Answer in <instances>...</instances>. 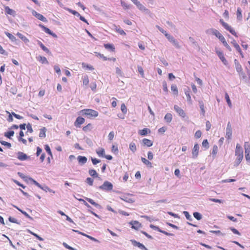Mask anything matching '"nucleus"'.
Wrapping results in <instances>:
<instances>
[{"instance_id": "f257e3e1", "label": "nucleus", "mask_w": 250, "mask_h": 250, "mask_svg": "<svg viewBox=\"0 0 250 250\" xmlns=\"http://www.w3.org/2000/svg\"><path fill=\"white\" fill-rule=\"evenodd\" d=\"M235 155L236 159L235 161L234 166L237 167L241 163L243 159V150L240 144H237L236 146Z\"/></svg>"}, {"instance_id": "f03ea898", "label": "nucleus", "mask_w": 250, "mask_h": 250, "mask_svg": "<svg viewBox=\"0 0 250 250\" xmlns=\"http://www.w3.org/2000/svg\"><path fill=\"white\" fill-rule=\"evenodd\" d=\"M83 115L86 116L88 118H96L99 115L98 111L92 109H84L81 111Z\"/></svg>"}, {"instance_id": "7ed1b4c3", "label": "nucleus", "mask_w": 250, "mask_h": 250, "mask_svg": "<svg viewBox=\"0 0 250 250\" xmlns=\"http://www.w3.org/2000/svg\"><path fill=\"white\" fill-rule=\"evenodd\" d=\"M222 26L228 31H229L231 34L237 37V33L227 23L225 22L223 19H220L219 21Z\"/></svg>"}, {"instance_id": "20e7f679", "label": "nucleus", "mask_w": 250, "mask_h": 250, "mask_svg": "<svg viewBox=\"0 0 250 250\" xmlns=\"http://www.w3.org/2000/svg\"><path fill=\"white\" fill-rule=\"evenodd\" d=\"M246 160L250 161V144L248 142H245L244 145Z\"/></svg>"}, {"instance_id": "39448f33", "label": "nucleus", "mask_w": 250, "mask_h": 250, "mask_svg": "<svg viewBox=\"0 0 250 250\" xmlns=\"http://www.w3.org/2000/svg\"><path fill=\"white\" fill-rule=\"evenodd\" d=\"M100 188L105 190H111L113 188V185L109 182L105 181L104 184L100 187Z\"/></svg>"}, {"instance_id": "423d86ee", "label": "nucleus", "mask_w": 250, "mask_h": 250, "mask_svg": "<svg viewBox=\"0 0 250 250\" xmlns=\"http://www.w3.org/2000/svg\"><path fill=\"white\" fill-rule=\"evenodd\" d=\"M199 152V146L198 144H194L192 150V157L193 159H196L198 157Z\"/></svg>"}, {"instance_id": "0eeeda50", "label": "nucleus", "mask_w": 250, "mask_h": 250, "mask_svg": "<svg viewBox=\"0 0 250 250\" xmlns=\"http://www.w3.org/2000/svg\"><path fill=\"white\" fill-rule=\"evenodd\" d=\"M235 68L237 72L239 73L240 76L244 78L246 76L245 73L243 71V68L241 64L239 62H235Z\"/></svg>"}, {"instance_id": "6e6552de", "label": "nucleus", "mask_w": 250, "mask_h": 250, "mask_svg": "<svg viewBox=\"0 0 250 250\" xmlns=\"http://www.w3.org/2000/svg\"><path fill=\"white\" fill-rule=\"evenodd\" d=\"M215 52L217 55H218L219 59L221 60L222 62L225 65L228 64V61L226 59L225 57H224V55L223 53V52L221 51H219L218 49L215 48Z\"/></svg>"}, {"instance_id": "1a4fd4ad", "label": "nucleus", "mask_w": 250, "mask_h": 250, "mask_svg": "<svg viewBox=\"0 0 250 250\" xmlns=\"http://www.w3.org/2000/svg\"><path fill=\"white\" fill-rule=\"evenodd\" d=\"M232 135V128L230 122H229L227 125V128H226V137L227 139L229 140L231 139Z\"/></svg>"}, {"instance_id": "9d476101", "label": "nucleus", "mask_w": 250, "mask_h": 250, "mask_svg": "<svg viewBox=\"0 0 250 250\" xmlns=\"http://www.w3.org/2000/svg\"><path fill=\"white\" fill-rule=\"evenodd\" d=\"M84 122L85 119L83 117H78L74 123V125L77 127H80L81 125L83 124Z\"/></svg>"}, {"instance_id": "9b49d317", "label": "nucleus", "mask_w": 250, "mask_h": 250, "mask_svg": "<svg viewBox=\"0 0 250 250\" xmlns=\"http://www.w3.org/2000/svg\"><path fill=\"white\" fill-rule=\"evenodd\" d=\"M174 110L179 114V116L184 118L186 116V114L184 111L179 106L177 105H175L174 106Z\"/></svg>"}, {"instance_id": "f8f14e48", "label": "nucleus", "mask_w": 250, "mask_h": 250, "mask_svg": "<svg viewBox=\"0 0 250 250\" xmlns=\"http://www.w3.org/2000/svg\"><path fill=\"white\" fill-rule=\"evenodd\" d=\"M131 242L134 246L137 247L142 250H147V248L141 243L138 242L134 240H131Z\"/></svg>"}, {"instance_id": "ddd939ff", "label": "nucleus", "mask_w": 250, "mask_h": 250, "mask_svg": "<svg viewBox=\"0 0 250 250\" xmlns=\"http://www.w3.org/2000/svg\"><path fill=\"white\" fill-rule=\"evenodd\" d=\"M39 26L43 30V31L46 33L48 34L51 35L52 36H53L54 38H57V36L56 35V34H55V33H53L52 31H51V30L49 28L46 27L43 25L40 24Z\"/></svg>"}, {"instance_id": "4468645a", "label": "nucleus", "mask_w": 250, "mask_h": 250, "mask_svg": "<svg viewBox=\"0 0 250 250\" xmlns=\"http://www.w3.org/2000/svg\"><path fill=\"white\" fill-rule=\"evenodd\" d=\"M165 36L166 38L168 40V41L171 42H172L175 45L178 46V42L175 40L174 37L170 35L167 34V32H165Z\"/></svg>"}, {"instance_id": "2eb2a0df", "label": "nucleus", "mask_w": 250, "mask_h": 250, "mask_svg": "<svg viewBox=\"0 0 250 250\" xmlns=\"http://www.w3.org/2000/svg\"><path fill=\"white\" fill-rule=\"evenodd\" d=\"M34 16H35L37 19L44 22H46V19L42 14L38 13L36 11H34L33 13Z\"/></svg>"}, {"instance_id": "dca6fc26", "label": "nucleus", "mask_w": 250, "mask_h": 250, "mask_svg": "<svg viewBox=\"0 0 250 250\" xmlns=\"http://www.w3.org/2000/svg\"><path fill=\"white\" fill-rule=\"evenodd\" d=\"M46 128L43 127L40 129L39 137L41 138H44L46 137Z\"/></svg>"}, {"instance_id": "f3484780", "label": "nucleus", "mask_w": 250, "mask_h": 250, "mask_svg": "<svg viewBox=\"0 0 250 250\" xmlns=\"http://www.w3.org/2000/svg\"><path fill=\"white\" fill-rule=\"evenodd\" d=\"M18 158L20 160L23 161L26 160L27 156L25 153L22 152H19L18 153Z\"/></svg>"}, {"instance_id": "a211bd4d", "label": "nucleus", "mask_w": 250, "mask_h": 250, "mask_svg": "<svg viewBox=\"0 0 250 250\" xmlns=\"http://www.w3.org/2000/svg\"><path fill=\"white\" fill-rule=\"evenodd\" d=\"M150 133V130L147 128H145L143 129L140 130L139 131V134L141 136H145Z\"/></svg>"}, {"instance_id": "6ab92c4d", "label": "nucleus", "mask_w": 250, "mask_h": 250, "mask_svg": "<svg viewBox=\"0 0 250 250\" xmlns=\"http://www.w3.org/2000/svg\"><path fill=\"white\" fill-rule=\"evenodd\" d=\"M134 4L137 6V7L141 11H147L148 9L146 8L142 4H141L139 1H137Z\"/></svg>"}, {"instance_id": "aec40b11", "label": "nucleus", "mask_w": 250, "mask_h": 250, "mask_svg": "<svg viewBox=\"0 0 250 250\" xmlns=\"http://www.w3.org/2000/svg\"><path fill=\"white\" fill-rule=\"evenodd\" d=\"M104 46L105 49L110 50L112 52H115V48L113 44L110 43H105L104 44Z\"/></svg>"}, {"instance_id": "412c9836", "label": "nucleus", "mask_w": 250, "mask_h": 250, "mask_svg": "<svg viewBox=\"0 0 250 250\" xmlns=\"http://www.w3.org/2000/svg\"><path fill=\"white\" fill-rule=\"evenodd\" d=\"M199 106H200V109H201V113H202V114L203 115V116H205V105H204V103L203 102V101H199Z\"/></svg>"}, {"instance_id": "4be33fe9", "label": "nucleus", "mask_w": 250, "mask_h": 250, "mask_svg": "<svg viewBox=\"0 0 250 250\" xmlns=\"http://www.w3.org/2000/svg\"><path fill=\"white\" fill-rule=\"evenodd\" d=\"M141 160H142V162L145 165H146L148 167H149V168L152 167L153 166H152V163L150 161H149L148 160L146 159V158L142 157Z\"/></svg>"}, {"instance_id": "5701e85b", "label": "nucleus", "mask_w": 250, "mask_h": 250, "mask_svg": "<svg viewBox=\"0 0 250 250\" xmlns=\"http://www.w3.org/2000/svg\"><path fill=\"white\" fill-rule=\"evenodd\" d=\"M143 143L145 146H146L148 147L153 145V142L150 140L146 138L143 139Z\"/></svg>"}, {"instance_id": "b1692460", "label": "nucleus", "mask_w": 250, "mask_h": 250, "mask_svg": "<svg viewBox=\"0 0 250 250\" xmlns=\"http://www.w3.org/2000/svg\"><path fill=\"white\" fill-rule=\"evenodd\" d=\"M17 35L22 41H23L25 43H27L29 42V40H28V39L27 38H26L25 36H24V35H23L22 34L19 33V32H18L17 33Z\"/></svg>"}, {"instance_id": "393cba45", "label": "nucleus", "mask_w": 250, "mask_h": 250, "mask_svg": "<svg viewBox=\"0 0 250 250\" xmlns=\"http://www.w3.org/2000/svg\"><path fill=\"white\" fill-rule=\"evenodd\" d=\"M165 120L166 122L169 123L171 122L172 119V115L171 113H168L166 114L164 117Z\"/></svg>"}, {"instance_id": "a878e982", "label": "nucleus", "mask_w": 250, "mask_h": 250, "mask_svg": "<svg viewBox=\"0 0 250 250\" xmlns=\"http://www.w3.org/2000/svg\"><path fill=\"white\" fill-rule=\"evenodd\" d=\"M77 159L78 162L82 164H84L86 163L87 160V158L85 157L82 156H79Z\"/></svg>"}, {"instance_id": "bb28decb", "label": "nucleus", "mask_w": 250, "mask_h": 250, "mask_svg": "<svg viewBox=\"0 0 250 250\" xmlns=\"http://www.w3.org/2000/svg\"><path fill=\"white\" fill-rule=\"evenodd\" d=\"M96 153L99 157H104L105 155V151L104 148H100L96 150Z\"/></svg>"}, {"instance_id": "cd10ccee", "label": "nucleus", "mask_w": 250, "mask_h": 250, "mask_svg": "<svg viewBox=\"0 0 250 250\" xmlns=\"http://www.w3.org/2000/svg\"><path fill=\"white\" fill-rule=\"evenodd\" d=\"M237 19L239 21H241L242 19V14L241 9L238 7L236 11Z\"/></svg>"}, {"instance_id": "c85d7f7f", "label": "nucleus", "mask_w": 250, "mask_h": 250, "mask_svg": "<svg viewBox=\"0 0 250 250\" xmlns=\"http://www.w3.org/2000/svg\"><path fill=\"white\" fill-rule=\"evenodd\" d=\"M4 9L7 14L10 15H14L15 14V11L10 9L8 6H5L4 7Z\"/></svg>"}, {"instance_id": "c756f323", "label": "nucleus", "mask_w": 250, "mask_h": 250, "mask_svg": "<svg viewBox=\"0 0 250 250\" xmlns=\"http://www.w3.org/2000/svg\"><path fill=\"white\" fill-rule=\"evenodd\" d=\"M171 90L175 96H177L178 94V90L177 86L175 84H172L171 86Z\"/></svg>"}, {"instance_id": "7c9ffc66", "label": "nucleus", "mask_w": 250, "mask_h": 250, "mask_svg": "<svg viewBox=\"0 0 250 250\" xmlns=\"http://www.w3.org/2000/svg\"><path fill=\"white\" fill-rule=\"evenodd\" d=\"M38 44L43 51L47 53H50L49 50L45 47L41 42L38 41Z\"/></svg>"}, {"instance_id": "2f4dec72", "label": "nucleus", "mask_w": 250, "mask_h": 250, "mask_svg": "<svg viewBox=\"0 0 250 250\" xmlns=\"http://www.w3.org/2000/svg\"><path fill=\"white\" fill-rule=\"evenodd\" d=\"M225 99L226 100L227 103L229 106V107H231L232 104H231V101L230 100L229 95H228V94L227 92L225 93Z\"/></svg>"}, {"instance_id": "473e14b6", "label": "nucleus", "mask_w": 250, "mask_h": 250, "mask_svg": "<svg viewBox=\"0 0 250 250\" xmlns=\"http://www.w3.org/2000/svg\"><path fill=\"white\" fill-rule=\"evenodd\" d=\"M129 149L133 153H134L136 151L137 148L136 145L134 143L131 142L129 144Z\"/></svg>"}, {"instance_id": "72a5a7b5", "label": "nucleus", "mask_w": 250, "mask_h": 250, "mask_svg": "<svg viewBox=\"0 0 250 250\" xmlns=\"http://www.w3.org/2000/svg\"><path fill=\"white\" fill-rule=\"evenodd\" d=\"M92 128V124L89 123L88 124L84 126L83 128V130L84 132H87L91 130Z\"/></svg>"}, {"instance_id": "f704fd0d", "label": "nucleus", "mask_w": 250, "mask_h": 250, "mask_svg": "<svg viewBox=\"0 0 250 250\" xmlns=\"http://www.w3.org/2000/svg\"><path fill=\"white\" fill-rule=\"evenodd\" d=\"M233 44L236 50L241 54L242 55V51L239 44L236 42H233Z\"/></svg>"}, {"instance_id": "c9c22d12", "label": "nucleus", "mask_w": 250, "mask_h": 250, "mask_svg": "<svg viewBox=\"0 0 250 250\" xmlns=\"http://www.w3.org/2000/svg\"><path fill=\"white\" fill-rule=\"evenodd\" d=\"M94 53L95 54V55L97 57H99V58L102 59L104 61H107V59H108V58H107L106 57L104 56L103 54H102L100 53H99V52H95Z\"/></svg>"}, {"instance_id": "e433bc0d", "label": "nucleus", "mask_w": 250, "mask_h": 250, "mask_svg": "<svg viewBox=\"0 0 250 250\" xmlns=\"http://www.w3.org/2000/svg\"><path fill=\"white\" fill-rule=\"evenodd\" d=\"M210 30L212 34L215 35L218 38L220 36L222 35L217 30L215 29H211Z\"/></svg>"}, {"instance_id": "4c0bfd02", "label": "nucleus", "mask_w": 250, "mask_h": 250, "mask_svg": "<svg viewBox=\"0 0 250 250\" xmlns=\"http://www.w3.org/2000/svg\"><path fill=\"white\" fill-rule=\"evenodd\" d=\"M44 148L47 153L49 155V156L51 157V159L53 158V155L52 152L51 151L50 148L48 145H46L44 146Z\"/></svg>"}, {"instance_id": "58836bf2", "label": "nucleus", "mask_w": 250, "mask_h": 250, "mask_svg": "<svg viewBox=\"0 0 250 250\" xmlns=\"http://www.w3.org/2000/svg\"><path fill=\"white\" fill-rule=\"evenodd\" d=\"M89 174L93 177H98V175L95 169H90L88 171Z\"/></svg>"}, {"instance_id": "ea45409f", "label": "nucleus", "mask_w": 250, "mask_h": 250, "mask_svg": "<svg viewBox=\"0 0 250 250\" xmlns=\"http://www.w3.org/2000/svg\"><path fill=\"white\" fill-rule=\"evenodd\" d=\"M82 66L83 68H86V69H88L90 70H94V68L91 65H89V64H86L85 63H84V62H83L82 64Z\"/></svg>"}, {"instance_id": "a19ab883", "label": "nucleus", "mask_w": 250, "mask_h": 250, "mask_svg": "<svg viewBox=\"0 0 250 250\" xmlns=\"http://www.w3.org/2000/svg\"><path fill=\"white\" fill-rule=\"evenodd\" d=\"M14 134V131H9L4 133V136L8 138H11V136H13Z\"/></svg>"}, {"instance_id": "79ce46f5", "label": "nucleus", "mask_w": 250, "mask_h": 250, "mask_svg": "<svg viewBox=\"0 0 250 250\" xmlns=\"http://www.w3.org/2000/svg\"><path fill=\"white\" fill-rule=\"evenodd\" d=\"M86 200L89 203H90L91 204H92V205L98 208V207H100V206L98 204L96 203L93 200H92V199H91L90 198H86Z\"/></svg>"}, {"instance_id": "37998d69", "label": "nucleus", "mask_w": 250, "mask_h": 250, "mask_svg": "<svg viewBox=\"0 0 250 250\" xmlns=\"http://www.w3.org/2000/svg\"><path fill=\"white\" fill-rule=\"evenodd\" d=\"M115 30L120 35H126L125 32L123 29H122L121 28H120L119 27L116 26Z\"/></svg>"}, {"instance_id": "c03bdc74", "label": "nucleus", "mask_w": 250, "mask_h": 250, "mask_svg": "<svg viewBox=\"0 0 250 250\" xmlns=\"http://www.w3.org/2000/svg\"><path fill=\"white\" fill-rule=\"evenodd\" d=\"M5 35L9 38L10 40H11L12 41L14 42L16 40V38L15 36L12 35L11 34H10L9 32H5Z\"/></svg>"}, {"instance_id": "a18cd8bd", "label": "nucleus", "mask_w": 250, "mask_h": 250, "mask_svg": "<svg viewBox=\"0 0 250 250\" xmlns=\"http://www.w3.org/2000/svg\"><path fill=\"white\" fill-rule=\"evenodd\" d=\"M83 83L85 85H88L89 83V79L87 76H84L83 78Z\"/></svg>"}, {"instance_id": "49530a36", "label": "nucleus", "mask_w": 250, "mask_h": 250, "mask_svg": "<svg viewBox=\"0 0 250 250\" xmlns=\"http://www.w3.org/2000/svg\"><path fill=\"white\" fill-rule=\"evenodd\" d=\"M218 39L222 42L224 45H227V42H226L225 38L222 35L220 36Z\"/></svg>"}, {"instance_id": "de8ad7c7", "label": "nucleus", "mask_w": 250, "mask_h": 250, "mask_svg": "<svg viewBox=\"0 0 250 250\" xmlns=\"http://www.w3.org/2000/svg\"><path fill=\"white\" fill-rule=\"evenodd\" d=\"M39 61L42 63H48V62L47 61L46 58L45 57L40 56Z\"/></svg>"}, {"instance_id": "09e8293b", "label": "nucleus", "mask_w": 250, "mask_h": 250, "mask_svg": "<svg viewBox=\"0 0 250 250\" xmlns=\"http://www.w3.org/2000/svg\"><path fill=\"white\" fill-rule=\"evenodd\" d=\"M193 216L198 220H200L202 218V216H201V214L198 212H194Z\"/></svg>"}, {"instance_id": "8fccbe9b", "label": "nucleus", "mask_w": 250, "mask_h": 250, "mask_svg": "<svg viewBox=\"0 0 250 250\" xmlns=\"http://www.w3.org/2000/svg\"><path fill=\"white\" fill-rule=\"evenodd\" d=\"M111 151L114 153H117L118 152V146L113 145L111 147Z\"/></svg>"}, {"instance_id": "3c124183", "label": "nucleus", "mask_w": 250, "mask_h": 250, "mask_svg": "<svg viewBox=\"0 0 250 250\" xmlns=\"http://www.w3.org/2000/svg\"><path fill=\"white\" fill-rule=\"evenodd\" d=\"M121 4L122 6L125 10L128 9L130 7L129 5L128 4H127L126 3H125V2H124L123 1H121Z\"/></svg>"}, {"instance_id": "603ef678", "label": "nucleus", "mask_w": 250, "mask_h": 250, "mask_svg": "<svg viewBox=\"0 0 250 250\" xmlns=\"http://www.w3.org/2000/svg\"><path fill=\"white\" fill-rule=\"evenodd\" d=\"M202 146L206 149L209 147V144L207 139L203 140L202 142Z\"/></svg>"}, {"instance_id": "864d4df0", "label": "nucleus", "mask_w": 250, "mask_h": 250, "mask_svg": "<svg viewBox=\"0 0 250 250\" xmlns=\"http://www.w3.org/2000/svg\"><path fill=\"white\" fill-rule=\"evenodd\" d=\"M138 70L139 73L141 74L142 77H144V73L143 67L141 66H138Z\"/></svg>"}, {"instance_id": "5fc2aeb1", "label": "nucleus", "mask_w": 250, "mask_h": 250, "mask_svg": "<svg viewBox=\"0 0 250 250\" xmlns=\"http://www.w3.org/2000/svg\"><path fill=\"white\" fill-rule=\"evenodd\" d=\"M121 109L122 112L124 114H126L127 112V109L125 104H122L121 106Z\"/></svg>"}, {"instance_id": "6e6d98bb", "label": "nucleus", "mask_w": 250, "mask_h": 250, "mask_svg": "<svg viewBox=\"0 0 250 250\" xmlns=\"http://www.w3.org/2000/svg\"><path fill=\"white\" fill-rule=\"evenodd\" d=\"M86 182L89 185L92 186L93 184V180L90 177H88L86 179Z\"/></svg>"}, {"instance_id": "4d7b16f0", "label": "nucleus", "mask_w": 250, "mask_h": 250, "mask_svg": "<svg viewBox=\"0 0 250 250\" xmlns=\"http://www.w3.org/2000/svg\"><path fill=\"white\" fill-rule=\"evenodd\" d=\"M0 143L1 145L6 146L8 148H10L11 146V144L8 142L5 141H0Z\"/></svg>"}, {"instance_id": "13d9d810", "label": "nucleus", "mask_w": 250, "mask_h": 250, "mask_svg": "<svg viewBox=\"0 0 250 250\" xmlns=\"http://www.w3.org/2000/svg\"><path fill=\"white\" fill-rule=\"evenodd\" d=\"M202 135V132L199 130H197L196 131L195 133V137L196 138H199L201 137Z\"/></svg>"}, {"instance_id": "bf43d9fd", "label": "nucleus", "mask_w": 250, "mask_h": 250, "mask_svg": "<svg viewBox=\"0 0 250 250\" xmlns=\"http://www.w3.org/2000/svg\"><path fill=\"white\" fill-rule=\"evenodd\" d=\"M185 94H186V95L187 96V100L189 102V103H191V96L190 95V94H189V91H187L185 92Z\"/></svg>"}, {"instance_id": "052dcab7", "label": "nucleus", "mask_w": 250, "mask_h": 250, "mask_svg": "<svg viewBox=\"0 0 250 250\" xmlns=\"http://www.w3.org/2000/svg\"><path fill=\"white\" fill-rule=\"evenodd\" d=\"M69 12H70L71 13H72V14H73L74 15H75L77 17H79V16L80 15V14L77 11H75V10H71V9H68V10Z\"/></svg>"}, {"instance_id": "680f3d73", "label": "nucleus", "mask_w": 250, "mask_h": 250, "mask_svg": "<svg viewBox=\"0 0 250 250\" xmlns=\"http://www.w3.org/2000/svg\"><path fill=\"white\" fill-rule=\"evenodd\" d=\"M114 132L113 131L110 132L108 134V139L112 141L114 137Z\"/></svg>"}, {"instance_id": "e2e57ef3", "label": "nucleus", "mask_w": 250, "mask_h": 250, "mask_svg": "<svg viewBox=\"0 0 250 250\" xmlns=\"http://www.w3.org/2000/svg\"><path fill=\"white\" fill-rule=\"evenodd\" d=\"M163 88L164 91L167 92H168V88L167 86V83L166 82H164L163 83Z\"/></svg>"}, {"instance_id": "0e129e2a", "label": "nucleus", "mask_w": 250, "mask_h": 250, "mask_svg": "<svg viewBox=\"0 0 250 250\" xmlns=\"http://www.w3.org/2000/svg\"><path fill=\"white\" fill-rule=\"evenodd\" d=\"M31 181L32 182V183L35 184L36 186H37V187H38L39 188L42 189V187L41 185L39 183H38L36 181H35V180L33 179H31Z\"/></svg>"}, {"instance_id": "69168bd1", "label": "nucleus", "mask_w": 250, "mask_h": 250, "mask_svg": "<svg viewBox=\"0 0 250 250\" xmlns=\"http://www.w3.org/2000/svg\"><path fill=\"white\" fill-rule=\"evenodd\" d=\"M147 158L148 160H151L153 158V153L151 151H149L147 153Z\"/></svg>"}, {"instance_id": "338daca9", "label": "nucleus", "mask_w": 250, "mask_h": 250, "mask_svg": "<svg viewBox=\"0 0 250 250\" xmlns=\"http://www.w3.org/2000/svg\"><path fill=\"white\" fill-rule=\"evenodd\" d=\"M217 150H218L217 146H215V145L213 147V149H212V154L215 155L217 154Z\"/></svg>"}, {"instance_id": "774afa93", "label": "nucleus", "mask_w": 250, "mask_h": 250, "mask_svg": "<svg viewBox=\"0 0 250 250\" xmlns=\"http://www.w3.org/2000/svg\"><path fill=\"white\" fill-rule=\"evenodd\" d=\"M206 129H207V131L209 130L210 129V128H211V125L210 123L208 121L206 122Z\"/></svg>"}]
</instances>
